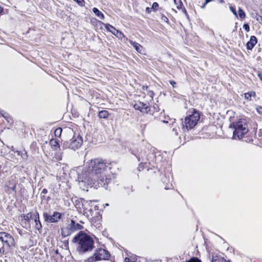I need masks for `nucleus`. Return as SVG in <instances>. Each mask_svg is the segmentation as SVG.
<instances>
[{"mask_svg":"<svg viewBox=\"0 0 262 262\" xmlns=\"http://www.w3.org/2000/svg\"><path fill=\"white\" fill-rule=\"evenodd\" d=\"M110 164L105 160L94 159L87 162L81 172L78 174L79 182L87 185H92L97 182L102 186L107 183V178L104 175Z\"/></svg>","mask_w":262,"mask_h":262,"instance_id":"obj_1","label":"nucleus"},{"mask_svg":"<svg viewBox=\"0 0 262 262\" xmlns=\"http://www.w3.org/2000/svg\"><path fill=\"white\" fill-rule=\"evenodd\" d=\"M72 242L76 245L77 251L80 254L91 252L94 247L93 238L83 231L79 232L73 238Z\"/></svg>","mask_w":262,"mask_h":262,"instance_id":"obj_2","label":"nucleus"},{"mask_svg":"<svg viewBox=\"0 0 262 262\" xmlns=\"http://www.w3.org/2000/svg\"><path fill=\"white\" fill-rule=\"evenodd\" d=\"M230 127L234 128L233 132L234 139H241L248 130L247 124L244 119H240L237 122H232Z\"/></svg>","mask_w":262,"mask_h":262,"instance_id":"obj_3","label":"nucleus"},{"mask_svg":"<svg viewBox=\"0 0 262 262\" xmlns=\"http://www.w3.org/2000/svg\"><path fill=\"white\" fill-rule=\"evenodd\" d=\"M200 114L195 109L189 111L187 116L185 118L183 127H185L187 130L191 129L194 127L200 120Z\"/></svg>","mask_w":262,"mask_h":262,"instance_id":"obj_4","label":"nucleus"},{"mask_svg":"<svg viewBox=\"0 0 262 262\" xmlns=\"http://www.w3.org/2000/svg\"><path fill=\"white\" fill-rule=\"evenodd\" d=\"M83 143L82 138L78 135L77 137L74 136L69 141L64 142L62 148L64 149L70 148L75 150L79 148Z\"/></svg>","mask_w":262,"mask_h":262,"instance_id":"obj_5","label":"nucleus"},{"mask_svg":"<svg viewBox=\"0 0 262 262\" xmlns=\"http://www.w3.org/2000/svg\"><path fill=\"white\" fill-rule=\"evenodd\" d=\"M83 228L82 225L76 223L73 220H71V223L66 228L61 229V235L63 237H66L76 231L83 229Z\"/></svg>","mask_w":262,"mask_h":262,"instance_id":"obj_6","label":"nucleus"},{"mask_svg":"<svg viewBox=\"0 0 262 262\" xmlns=\"http://www.w3.org/2000/svg\"><path fill=\"white\" fill-rule=\"evenodd\" d=\"M0 241L8 250L15 246V241L13 237L6 232H0Z\"/></svg>","mask_w":262,"mask_h":262,"instance_id":"obj_7","label":"nucleus"},{"mask_svg":"<svg viewBox=\"0 0 262 262\" xmlns=\"http://www.w3.org/2000/svg\"><path fill=\"white\" fill-rule=\"evenodd\" d=\"M110 257L108 252L104 249H99L96 250L93 256L89 258L90 261H96L101 260L107 259Z\"/></svg>","mask_w":262,"mask_h":262,"instance_id":"obj_8","label":"nucleus"},{"mask_svg":"<svg viewBox=\"0 0 262 262\" xmlns=\"http://www.w3.org/2000/svg\"><path fill=\"white\" fill-rule=\"evenodd\" d=\"M43 217L45 221L48 223H57L61 218V213L54 211L52 214H49L47 212H43Z\"/></svg>","mask_w":262,"mask_h":262,"instance_id":"obj_9","label":"nucleus"},{"mask_svg":"<svg viewBox=\"0 0 262 262\" xmlns=\"http://www.w3.org/2000/svg\"><path fill=\"white\" fill-rule=\"evenodd\" d=\"M134 107L135 110H139L143 113H147L149 111L147 104L140 101L137 102L134 104Z\"/></svg>","mask_w":262,"mask_h":262,"instance_id":"obj_10","label":"nucleus"},{"mask_svg":"<svg viewBox=\"0 0 262 262\" xmlns=\"http://www.w3.org/2000/svg\"><path fill=\"white\" fill-rule=\"evenodd\" d=\"M34 221L35 222V228L38 230H39L42 228V225L39 220V213L37 212H35L34 213Z\"/></svg>","mask_w":262,"mask_h":262,"instance_id":"obj_11","label":"nucleus"},{"mask_svg":"<svg viewBox=\"0 0 262 262\" xmlns=\"http://www.w3.org/2000/svg\"><path fill=\"white\" fill-rule=\"evenodd\" d=\"M257 42V41L256 37L255 36H251L250 37V40L247 43V49L248 50H252Z\"/></svg>","mask_w":262,"mask_h":262,"instance_id":"obj_12","label":"nucleus"},{"mask_svg":"<svg viewBox=\"0 0 262 262\" xmlns=\"http://www.w3.org/2000/svg\"><path fill=\"white\" fill-rule=\"evenodd\" d=\"M174 4L177 6L178 10H181L185 14H187V11L181 0H173Z\"/></svg>","mask_w":262,"mask_h":262,"instance_id":"obj_13","label":"nucleus"},{"mask_svg":"<svg viewBox=\"0 0 262 262\" xmlns=\"http://www.w3.org/2000/svg\"><path fill=\"white\" fill-rule=\"evenodd\" d=\"M129 42L130 43V44L133 46L134 48L135 49V50L138 52V53H142V49H143V47L142 46L140 45L139 43H137L135 41H133V40H129Z\"/></svg>","mask_w":262,"mask_h":262,"instance_id":"obj_14","label":"nucleus"},{"mask_svg":"<svg viewBox=\"0 0 262 262\" xmlns=\"http://www.w3.org/2000/svg\"><path fill=\"white\" fill-rule=\"evenodd\" d=\"M21 217L23 218L26 222L29 223L31 219H33L34 213L29 212L26 214H23L21 215Z\"/></svg>","mask_w":262,"mask_h":262,"instance_id":"obj_15","label":"nucleus"},{"mask_svg":"<svg viewBox=\"0 0 262 262\" xmlns=\"http://www.w3.org/2000/svg\"><path fill=\"white\" fill-rule=\"evenodd\" d=\"M245 98L248 101H251L252 97H255L256 93L254 91H250L244 94Z\"/></svg>","mask_w":262,"mask_h":262,"instance_id":"obj_16","label":"nucleus"},{"mask_svg":"<svg viewBox=\"0 0 262 262\" xmlns=\"http://www.w3.org/2000/svg\"><path fill=\"white\" fill-rule=\"evenodd\" d=\"M92 203V201H88L84 200H82V205L84 210H89L90 211H92V209H89L88 206H90Z\"/></svg>","mask_w":262,"mask_h":262,"instance_id":"obj_17","label":"nucleus"},{"mask_svg":"<svg viewBox=\"0 0 262 262\" xmlns=\"http://www.w3.org/2000/svg\"><path fill=\"white\" fill-rule=\"evenodd\" d=\"M93 12L100 19L103 20L104 19V16L103 14L100 12L97 8H93Z\"/></svg>","mask_w":262,"mask_h":262,"instance_id":"obj_18","label":"nucleus"},{"mask_svg":"<svg viewBox=\"0 0 262 262\" xmlns=\"http://www.w3.org/2000/svg\"><path fill=\"white\" fill-rule=\"evenodd\" d=\"M109 115L107 111L103 110L99 112L98 116L100 118L106 119L108 117Z\"/></svg>","mask_w":262,"mask_h":262,"instance_id":"obj_19","label":"nucleus"},{"mask_svg":"<svg viewBox=\"0 0 262 262\" xmlns=\"http://www.w3.org/2000/svg\"><path fill=\"white\" fill-rule=\"evenodd\" d=\"M105 29L109 32L113 34V32H115L116 29H115L113 26L108 24L102 23Z\"/></svg>","mask_w":262,"mask_h":262,"instance_id":"obj_20","label":"nucleus"},{"mask_svg":"<svg viewBox=\"0 0 262 262\" xmlns=\"http://www.w3.org/2000/svg\"><path fill=\"white\" fill-rule=\"evenodd\" d=\"M50 144L52 147L54 148V149L60 147L58 142L55 139H51L50 141Z\"/></svg>","mask_w":262,"mask_h":262,"instance_id":"obj_21","label":"nucleus"},{"mask_svg":"<svg viewBox=\"0 0 262 262\" xmlns=\"http://www.w3.org/2000/svg\"><path fill=\"white\" fill-rule=\"evenodd\" d=\"M113 34L120 39H122L124 36L123 34L120 31L116 29L115 32H113Z\"/></svg>","mask_w":262,"mask_h":262,"instance_id":"obj_22","label":"nucleus"},{"mask_svg":"<svg viewBox=\"0 0 262 262\" xmlns=\"http://www.w3.org/2000/svg\"><path fill=\"white\" fill-rule=\"evenodd\" d=\"M8 250L5 247V245L3 244V243L0 241V254H5L6 253V251Z\"/></svg>","mask_w":262,"mask_h":262,"instance_id":"obj_23","label":"nucleus"},{"mask_svg":"<svg viewBox=\"0 0 262 262\" xmlns=\"http://www.w3.org/2000/svg\"><path fill=\"white\" fill-rule=\"evenodd\" d=\"M62 132V129L60 127L57 128L55 130L54 134L56 137H60L61 135V133Z\"/></svg>","mask_w":262,"mask_h":262,"instance_id":"obj_24","label":"nucleus"},{"mask_svg":"<svg viewBox=\"0 0 262 262\" xmlns=\"http://www.w3.org/2000/svg\"><path fill=\"white\" fill-rule=\"evenodd\" d=\"M238 15L242 19L244 18L246 16L245 12L241 8H238Z\"/></svg>","mask_w":262,"mask_h":262,"instance_id":"obj_25","label":"nucleus"},{"mask_svg":"<svg viewBox=\"0 0 262 262\" xmlns=\"http://www.w3.org/2000/svg\"><path fill=\"white\" fill-rule=\"evenodd\" d=\"M185 262H202V261L198 257H193L191 258L189 260H188Z\"/></svg>","mask_w":262,"mask_h":262,"instance_id":"obj_26","label":"nucleus"},{"mask_svg":"<svg viewBox=\"0 0 262 262\" xmlns=\"http://www.w3.org/2000/svg\"><path fill=\"white\" fill-rule=\"evenodd\" d=\"M229 9L230 11L234 14V15L236 16V17H237V14L235 8L233 6H230Z\"/></svg>","mask_w":262,"mask_h":262,"instance_id":"obj_27","label":"nucleus"},{"mask_svg":"<svg viewBox=\"0 0 262 262\" xmlns=\"http://www.w3.org/2000/svg\"><path fill=\"white\" fill-rule=\"evenodd\" d=\"M80 6H83L84 5V0H74Z\"/></svg>","mask_w":262,"mask_h":262,"instance_id":"obj_28","label":"nucleus"},{"mask_svg":"<svg viewBox=\"0 0 262 262\" xmlns=\"http://www.w3.org/2000/svg\"><path fill=\"white\" fill-rule=\"evenodd\" d=\"M256 110L259 115H262V106H257Z\"/></svg>","mask_w":262,"mask_h":262,"instance_id":"obj_29","label":"nucleus"},{"mask_svg":"<svg viewBox=\"0 0 262 262\" xmlns=\"http://www.w3.org/2000/svg\"><path fill=\"white\" fill-rule=\"evenodd\" d=\"M159 7V4L157 2H154L152 5V9L154 10H157Z\"/></svg>","mask_w":262,"mask_h":262,"instance_id":"obj_30","label":"nucleus"},{"mask_svg":"<svg viewBox=\"0 0 262 262\" xmlns=\"http://www.w3.org/2000/svg\"><path fill=\"white\" fill-rule=\"evenodd\" d=\"M243 28L247 31L249 32L250 31V27L248 24H244L243 25Z\"/></svg>","mask_w":262,"mask_h":262,"instance_id":"obj_31","label":"nucleus"},{"mask_svg":"<svg viewBox=\"0 0 262 262\" xmlns=\"http://www.w3.org/2000/svg\"><path fill=\"white\" fill-rule=\"evenodd\" d=\"M147 95L151 98L152 99L153 98V96L154 95V93L153 92V91H150V90H148L147 91Z\"/></svg>","mask_w":262,"mask_h":262,"instance_id":"obj_32","label":"nucleus"},{"mask_svg":"<svg viewBox=\"0 0 262 262\" xmlns=\"http://www.w3.org/2000/svg\"><path fill=\"white\" fill-rule=\"evenodd\" d=\"M211 262H220V260L217 256H212Z\"/></svg>","mask_w":262,"mask_h":262,"instance_id":"obj_33","label":"nucleus"},{"mask_svg":"<svg viewBox=\"0 0 262 262\" xmlns=\"http://www.w3.org/2000/svg\"><path fill=\"white\" fill-rule=\"evenodd\" d=\"M21 156L24 159L26 158L27 157V152L26 151H25L24 152L21 153Z\"/></svg>","mask_w":262,"mask_h":262,"instance_id":"obj_34","label":"nucleus"},{"mask_svg":"<svg viewBox=\"0 0 262 262\" xmlns=\"http://www.w3.org/2000/svg\"><path fill=\"white\" fill-rule=\"evenodd\" d=\"M125 262H136V261L130 260V259L128 257H125Z\"/></svg>","mask_w":262,"mask_h":262,"instance_id":"obj_35","label":"nucleus"},{"mask_svg":"<svg viewBox=\"0 0 262 262\" xmlns=\"http://www.w3.org/2000/svg\"><path fill=\"white\" fill-rule=\"evenodd\" d=\"M172 132L174 133V135L177 136L178 135V129L176 128H173L172 129Z\"/></svg>","mask_w":262,"mask_h":262,"instance_id":"obj_36","label":"nucleus"},{"mask_svg":"<svg viewBox=\"0 0 262 262\" xmlns=\"http://www.w3.org/2000/svg\"><path fill=\"white\" fill-rule=\"evenodd\" d=\"M129 151L131 152V153L133 154V155H137L136 154V151L135 150H133L132 149V148H129Z\"/></svg>","mask_w":262,"mask_h":262,"instance_id":"obj_37","label":"nucleus"},{"mask_svg":"<svg viewBox=\"0 0 262 262\" xmlns=\"http://www.w3.org/2000/svg\"><path fill=\"white\" fill-rule=\"evenodd\" d=\"M258 135L259 137H262V128L259 129Z\"/></svg>","mask_w":262,"mask_h":262,"instance_id":"obj_38","label":"nucleus"},{"mask_svg":"<svg viewBox=\"0 0 262 262\" xmlns=\"http://www.w3.org/2000/svg\"><path fill=\"white\" fill-rule=\"evenodd\" d=\"M48 193V190L46 188H44L42 189V191H41V193H43V194H46Z\"/></svg>","mask_w":262,"mask_h":262,"instance_id":"obj_39","label":"nucleus"},{"mask_svg":"<svg viewBox=\"0 0 262 262\" xmlns=\"http://www.w3.org/2000/svg\"><path fill=\"white\" fill-rule=\"evenodd\" d=\"M257 76H258V77H259V78L260 79V80L261 81H262V73H258L257 74Z\"/></svg>","mask_w":262,"mask_h":262,"instance_id":"obj_40","label":"nucleus"},{"mask_svg":"<svg viewBox=\"0 0 262 262\" xmlns=\"http://www.w3.org/2000/svg\"><path fill=\"white\" fill-rule=\"evenodd\" d=\"M169 83H170L171 85H172V86H174V85L176 84V82H174V81L173 80H170L169 81Z\"/></svg>","mask_w":262,"mask_h":262,"instance_id":"obj_41","label":"nucleus"},{"mask_svg":"<svg viewBox=\"0 0 262 262\" xmlns=\"http://www.w3.org/2000/svg\"><path fill=\"white\" fill-rule=\"evenodd\" d=\"M16 185L14 184L11 188H10L12 191H14L15 189Z\"/></svg>","mask_w":262,"mask_h":262,"instance_id":"obj_42","label":"nucleus"},{"mask_svg":"<svg viewBox=\"0 0 262 262\" xmlns=\"http://www.w3.org/2000/svg\"><path fill=\"white\" fill-rule=\"evenodd\" d=\"M16 153H17V155L21 156V154L23 153V152L17 150L16 151Z\"/></svg>","mask_w":262,"mask_h":262,"instance_id":"obj_43","label":"nucleus"},{"mask_svg":"<svg viewBox=\"0 0 262 262\" xmlns=\"http://www.w3.org/2000/svg\"><path fill=\"white\" fill-rule=\"evenodd\" d=\"M3 12V8L0 6V14Z\"/></svg>","mask_w":262,"mask_h":262,"instance_id":"obj_44","label":"nucleus"},{"mask_svg":"<svg viewBox=\"0 0 262 262\" xmlns=\"http://www.w3.org/2000/svg\"><path fill=\"white\" fill-rule=\"evenodd\" d=\"M142 164H143V163H141L139 164V167H138L139 169H140V168H142L141 166H142ZM139 170H140V169H139Z\"/></svg>","mask_w":262,"mask_h":262,"instance_id":"obj_45","label":"nucleus"},{"mask_svg":"<svg viewBox=\"0 0 262 262\" xmlns=\"http://www.w3.org/2000/svg\"><path fill=\"white\" fill-rule=\"evenodd\" d=\"M146 11L147 12H150V9H149V8L148 7H147V8H146Z\"/></svg>","mask_w":262,"mask_h":262,"instance_id":"obj_46","label":"nucleus"},{"mask_svg":"<svg viewBox=\"0 0 262 262\" xmlns=\"http://www.w3.org/2000/svg\"><path fill=\"white\" fill-rule=\"evenodd\" d=\"M213 0H205L206 4H207L208 3L212 1Z\"/></svg>","mask_w":262,"mask_h":262,"instance_id":"obj_47","label":"nucleus"},{"mask_svg":"<svg viewBox=\"0 0 262 262\" xmlns=\"http://www.w3.org/2000/svg\"><path fill=\"white\" fill-rule=\"evenodd\" d=\"M207 4H206V2H205L203 5H202V8H204L205 7V5H206Z\"/></svg>","mask_w":262,"mask_h":262,"instance_id":"obj_48","label":"nucleus"},{"mask_svg":"<svg viewBox=\"0 0 262 262\" xmlns=\"http://www.w3.org/2000/svg\"><path fill=\"white\" fill-rule=\"evenodd\" d=\"M222 260H224V262H231L230 260H227L226 259H224V258H223Z\"/></svg>","mask_w":262,"mask_h":262,"instance_id":"obj_49","label":"nucleus"},{"mask_svg":"<svg viewBox=\"0 0 262 262\" xmlns=\"http://www.w3.org/2000/svg\"><path fill=\"white\" fill-rule=\"evenodd\" d=\"M136 157H137V158L138 159V161H140V156H136Z\"/></svg>","mask_w":262,"mask_h":262,"instance_id":"obj_50","label":"nucleus"},{"mask_svg":"<svg viewBox=\"0 0 262 262\" xmlns=\"http://www.w3.org/2000/svg\"><path fill=\"white\" fill-rule=\"evenodd\" d=\"M147 89H148V86H146V90H147Z\"/></svg>","mask_w":262,"mask_h":262,"instance_id":"obj_51","label":"nucleus"},{"mask_svg":"<svg viewBox=\"0 0 262 262\" xmlns=\"http://www.w3.org/2000/svg\"><path fill=\"white\" fill-rule=\"evenodd\" d=\"M165 189H169V188H166V187H165Z\"/></svg>","mask_w":262,"mask_h":262,"instance_id":"obj_52","label":"nucleus"}]
</instances>
